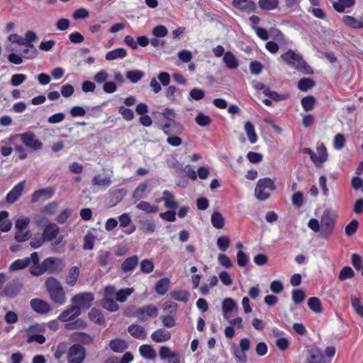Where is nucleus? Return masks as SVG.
I'll use <instances>...</instances> for the list:
<instances>
[{"label":"nucleus","mask_w":363,"mask_h":363,"mask_svg":"<svg viewBox=\"0 0 363 363\" xmlns=\"http://www.w3.org/2000/svg\"><path fill=\"white\" fill-rule=\"evenodd\" d=\"M164 117L162 130L166 135H178L183 131V126L175 121L176 113L172 108H166L161 113Z\"/></svg>","instance_id":"1"},{"label":"nucleus","mask_w":363,"mask_h":363,"mask_svg":"<svg viewBox=\"0 0 363 363\" xmlns=\"http://www.w3.org/2000/svg\"><path fill=\"white\" fill-rule=\"evenodd\" d=\"M50 299L59 306L66 302V295L61 283L55 277H48L45 282Z\"/></svg>","instance_id":"2"},{"label":"nucleus","mask_w":363,"mask_h":363,"mask_svg":"<svg viewBox=\"0 0 363 363\" xmlns=\"http://www.w3.org/2000/svg\"><path fill=\"white\" fill-rule=\"evenodd\" d=\"M274 182L269 178L259 179L255 189V196L259 201H264L270 196V192L275 189Z\"/></svg>","instance_id":"3"},{"label":"nucleus","mask_w":363,"mask_h":363,"mask_svg":"<svg viewBox=\"0 0 363 363\" xmlns=\"http://www.w3.org/2000/svg\"><path fill=\"white\" fill-rule=\"evenodd\" d=\"M281 58L289 65L296 68L297 70L304 72L306 71L307 64L303 60L300 54L293 50H288L281 55Z\"/></svg>","instance_id":"4"},{"label":"nucleus","mask_w":363,"mask_h":363,"mask_svg":"<svg viewBox=\"0 0 363 363\" xmlns=\"http://www.w3.org/2000/svg\"><path fill=\"white\" fill-rule=\"evenodd\" d=\"M45 330V327L43 324H35L30 326L26 330V342L31 343L36 342L38 344L45 342V337L42 335Z\"/></svg>","instance_id":"5"},{"label":"nucleus","mask_w":363,"mask_h":363,"mask_svg":"<svg viewBox=\"0 0 363 363\" xmlns=\"http://www.w3.org/2000/svg\"><path fill=\"white\" fill-rule=\"evenodd\" d=\"M85 357V349L79 344L72 345L67 353L68 363H83Z\"/></svg>","instance_id":"6"},{"label":"nucleus","mask_w":363,"mask_h":363,"mask_svg":"<svg viewBox=\"0 0 363 363\" xmlns=\"http://www.w3.org/2000/svg\"><path fill=\"white\" fill-rule=\"evenodd\" d=\"M94 298L91 293L82 292L76 294L72 298V303L81 311L82 308H88L91 306Z\"/></svg>","instance_id":"7"},{"label":"nucleus","mask_w":363,"mask_h":363,"mask_svg":"<svg viewBox=\"0 0 363 363\" xmlns=\"http://www.w3.org/2000/svg\"><path fill=\"white\" fill-rule=\"evenodd\" d=\"M157 315L158 309L152 304L140 307L134 312V316L140 321H145L148 318L157 317Z\"/></svg>","instance_id":"8"},{"label":"nucleus","mask_w":363,"mask_h":363,"mask_svg":"<svg viewBox=\"0 0 363 363\" xmlns=\"http://www.w3.org/2000/svg\"><path fill=\"white\" fill-rule=\"evenodd\" d=\"M45 270L52 274H59L65 267L66 264L62 259L57 257H48L43 262Z\"/></svg>","instance_id":"9"},{"label":"nucleus","mask_w":363,"mask_h":363,"mask_svg":"<svg viewBox=\"0 0 363 363\" xmlns=\"http://www.w3.org/2000/svg\"><path fill=\"white\" fill-rule=\"evenodd\" d=\"M22 143L28 148L33 150H39L43 147V143L36 138L35 134L31 132H27L18 135Z\"/></svg>","instance_id":"10"},{"label":"nucleus","mask_w":363,"mask_h":363,"mask_svg":"<svg viewBox=\"0 0 363 363\" xmlns=\"http://www.w3.org/2000/svg\"><path fill=\"white\" fill-rule=\"evenodd\" d=\"M335 225L334 213L330 210H325L320 218V225L323 232L330 233Z\"/></svg>","instance_id":"11"},{"label":"nucleus","mask_w":363,"mask_h":363,"mask_svg":"<svg viewBox=\"0 0 363 363\" xmlns=\"http://www.w3.org/2000/svg\"><path fill=\"white\" fill-rule=\"evenodd\" d=\"M22 288V283L18 279H13L4 287L2 294L12 298L16 297Z\"/></svg>","instance_id":"12"},{"label":"nucleus","mask_w":363,"mask_h":363,"mask_svg":"<svg viewBox=\"0 0 363 363\" xmlns=\"http://www.w3.org/2000/svg\"><path fill=\"white\" fill-rule=\"evenodd\" d=\"M150 191L151 188L150 182L148 181H145L138 185L133 192L132 197L136 201H140L146 198Z\"/></svg>","instance_id":"13"},{"label":"nucleus","mask_w":363,"mask_h":363,"mask_svg":"<svg viewBox=\"0 0 363 363\" xmlns=\"http://www.w3.org/2000/svg\"><path fill=\"white\" fill-rule=\"evenodd\" d=\"M25 183V181L20 182L12 188L6 196L7 203H13L20 198L23 191Z\"/></svg>","instance_id":"14"},{"label":"nucleus","mask_w":363,"mask_h":363,"mask_svg":"<svg viewBox=\"0 0 363 363\" xmlns=\"http://www.w3.org/2000/svg\"><path fill=\"white\" fill-rule=\"evenodd\" d=\"M80 314L81 311L79 308L73 305L67 307L64 311H62L57 318L62 322H67L74 320Z\"/></svg>","instance_id":"15"},{"label":"nucleus","mask_w":363,"mask_h":363,"mask_svg":"<svg viewBox=\"0 0 363 363\" xmlns=\"http://www.w3.org/2000/svg\"><path fill=\"white\" fill-rule=\"evenodd\" d=\"M32 309L38 313L46 314L50 311L49 303L40 298H33L30 301Z\"/></svg>","instance_id":"16"},{"label":"nucleus","mask_w":363,"mask_h":363,"mask_svg":"<svg viewBox=\"0 0 363 363\" xmlns=\"http://www.w3.org/2000/svg\"><path fill=\"white\" fill-rule=\"evenodd\" d=\"M307 351L308 356L305 363H321V360H323V354L321 350L317 347H310Z\"/></svg>","instance_id":"17"},{"label":"nucleus","mask_w":363,"mask_h":363,"mask_svg":"<svg viewBox=\"0 0 363 363\" xmlns=\"http://www.w3.org/2000/svg\"><path fill=\"white\" fill-rule=\"evenodd\" d=\"M166 98L173 104H179L182 99V93L174 86H169L165 89Z\"/></svg>","instance_id":"18"},{"label":"nucleus","mask_w":363,"mask_h":363,"mask_svg":"<svg viewBox=\"0 0 363 363\" xmlns=\"http://www.w3.org/2000/svg\"><path fill=\"white\" fill-rule=\"evenodd\" d=\"M128 331L131 336L136 339L144 340L147 337V332L145 328L138 324H132L129 325Z\"/></svg>","instance_id":"19"},{"label":"nucleus","mask_w":363,"mask_h":363,"mask_svg":"<svg viewBox=\"0 0 363 363\" xmlns=\"http://www.w3.org/2000/svg\"><path fill=\"white\" fill-rule=\"evenodd\" d=\"M162 199L164 206L167 208L175 209L179 206L174 194L168 190H164L162 192Z\"/></svg>","instance_id":"20"},{"label":"nucleus","mask_w":363,"mask_h":363,"mask_svg":"<svg viewBox=\"0 0 363 363\" xmlns=\"http://www.w3.org/2000/svg\"><path fill=\"white\" fill-rule=\"evenodd\" d=\"M58 233V226L55 223H50L45 226L42 236L45 241H50L56 238Z\"/></svg>","instance_id":"21"},{"label":"nucleus","mask_w":363,"mask_h":363,"mask_svg":"<svg viewBox=\"0 0 363 363\" xmlns=\"http://www.w3.org/2000/svg\"><path fill=\"white\" fill-rule=\"evenodd\" d=\"M151 338L157 343L164 342L170 340L171 333L163 328H160L151 334Z\"/></svg>","instance_id":"22"},{"label":"nucleus","mask_w":363,"mask_h":363,"mask_svg":"<svg viewBox=\"0 0 363 363\" xmlns=\"http://www.w3.org/2000/svg\"><path fill=\"white\" fill-rule=\"evenodd\" d=\"M128 55L127 50L125 48H119L108 52L106 54L105 59L108 61L123 59Z\"/></svg>","instance_id":"23"},{"label":"nucleus","mask_w":363,"mask_h":363,"mask_svg":"<svg viewBox=\"0 0 363 363\" xmlns=\"http://www.w3.org/2000/svg\"><path fill=\"white\" fill-rule=\"evenodd\" d=\"M9 216L8 211H0V230L3 233H7L11 229L12 223L9 220Z\"/></svg>","instance_id":"24"},{"label":"nucleus","mask_w":363,"mask_h":363,"mask_svg":"<svg viewBox=\"0 0 363 363\" xmlns=\"http://www.w3.org/2000/svg\"><path fill=\"white\" fill-rule=\"evenodd\" d=\"M140 354L145 359L153 360L156 358L157 354L152 346L143 345L139 347Z\"/></svg>","instance_id":"25"},{"label":"nucleus","mask_w":363,"mask_h":363,"mask_svg":"<svg viewBox=\"0 0 363 363\" xmlns=\"http://www.w3.org/2000/svg\"><path fill=\"white\" fill-rule=\"evenodd\" d=\"M138 264V257L136 255L128 257L121 264V269L123 272L133 271Z\"/></svg>","instance_id":"26"},{"label":"nucleus","mask_w":363,"mask_h":363,"mask_svg":"<svg viewBox=\"0 0 363 363\" xmlns=\"http://www.w3.org/2000/svg\"><path fill=\"white\" fill-rule=\"evenodd\" d=\"M79 267L74 266L72 267L68 272V274L65 279V282L70 286H74L79 278Z\"/></svg>","instance_id":"27"},{"label":"nucleus","mask_w":363,"mask_h":363,"mask_svg":"<svg viewBox=\"0 0 363 363\" xmlns=\"http://www.w3.org/2000/svg\"><path fill=\"white\" fill-rule=\"evenodd\" d=\"M70 337L74 342H80L84 345H89L93 340L89 334L82 332H74L71 334Z\"/></svg>","instance_id":"28"},{"label":"nucleus","mask_w":363,"mask_h":363,"mask_svg":"<svg viewBox=\"0 0 363 363\" xmlns=\"http://www.w3.org/2000/svg\"><path fill=\"white\" fill-rule=\"evenodd\" d=\"M237 309V305L234 300L231 298H226L222 302V312L224 318L228 320V313Z\"/></svg>","instance_id":"29"},{"label":"nucleus","mask_w":363,"mask_h":363,"mask_svg":"<svg viewBox=\"0 0 363 363\" xmlns=\"http://www.w3.org/2000/svg\"><path fill=\"white\" fill-rule=\"evenodd\" d=\"M135 208L138 210L142 211L146 213H156L159 211L157 206L152 205L150 203L145 201H140L136 206Z\"/></svg>","instance_id":"30"},{"label":"nucleus","mask_w":363,"mask_h":363,"mask_svg":"<svg viewBox=\"0 0 363 363\" xmlns=\"http://www.w3.org/2000/svg\"><path fill=\"white\" fill-rule=\"evenodd\" d=\"M109 346L111 350L115 352H123L128 348V345L125 340L117 338L111 340Z\"/></svg>","instance_id":"31"},{"label":"nucleus","mask_w":363,"mask_h":363,"mask_svg":"<svg viewBox=\"0 0 363 363\" xmlns=\"http://www.w3.org/2000/svg\"><path fill=\"white\" fill-rule=\"evenodd\" d=\"M223 62L226 65L227 67L230 69H236L238 65V60L236 57L231 52H226L223 56Z\"/></svg>","instance_id":"32"},{"label":"nucleus","mask_w":363,"mask_h":363,"mask_svg":"<svg viewBox=\"0 0 363 363\" xmlns=\"http://www.w3.org/2000/svg\"><path fill=\"white\" fill-rule=\"evenodd\" d=\"M170 281L168 278L160 279L155 284V291L160 295L165 294L169 288Z\"/></svg>","instance_id":"33"},{"label":"nucleus","mask_w":363,"mask_h":363,"mask_svg":"<svg viewBox=\"0 0 363 363\" xmlns=\"http://www.w3.org/2000/svg\"><path fill=\"white\" fill-rule=\"evenodd\" d=\"M244 129L249 141L252 144L255 143L257 140V135L255 133L254 125L251 122L247 121L245 123Z\"/></svg>","instance_id":"34"},{"label":"nucleus","mask_w":363,"mask_h":363,"mask_svg":"<svg viewBox=\"0 0 363 363\" xmlns=\"http://www.w3.org/2000/svg\"><path fill=\"white\" fill-rule=\"evenodd\" d=\"M355 3V0H337L334 1L333 6L339 13L345 11V9L352 7Z\"/></svg>","instance_id":"35"},{"label":"nucleus","mask_w":363,"mask_h":363,"mask_svg":"<svg viewBox=\"0 0 363 363\" xmlns=\"http://www.w3.org/2000/svg\"><path fill=\"white\" fill-rule=\"evenodd\" d=\"M171 297L178 301L186 303L189 301V294L184 290H173L170 292Z\"/></svg>","instance_id":"36"},{"label":"nucleus","mask_w":363,"mask_h":363,"mask_svg":"<svg viewBox=\"0 0 363 363\" xmlns=\"http://www.w3.org/2000/svg\"><path fill=\"white\" fill-rule=\"evenodd\" d=\"M233 5L243 11L252 9L255 7V3L249 0H233Z\"/></svg>","instance_id":"37"},{"label":"nucleus","mask_w":363,"mask_h":363,"mask_svg":"<svg viewBox=\"0 0 363 363\" xmlns=\"http://www.w3.org/2000/svg\"><path fill=\"white\" fill-rule=\"evenodd\" d=\"M145 76V74L143 71L135 69L127 72L126 77L132 82L137 83L140 80H141Z\"/></svg>","instance_id":"38"},{"label":"nucleus","mask_w":363,"mask_h":363,"mask_svg":"<svg viewBox=\"0 0 363 363\" xmlns=\"http://www.w3.org/2000/svg\"><path fill=\"white\" fill-rule=\"evenodd\" d=\"M211 221L213 226L217 229H221L224 226V218L220 213L214 212L211 215Z\"/></svg>","instance_id":"39"},{"label":"nucleus","mask_w":363,"mask_h":363,"mask_svg":"<svg viewBox=\"0 0 363 363\" xmlns=\"http://www.w3.org/2000/svg\"><path fill=\"white\" fill-rule=\"evenodd\" d=\"M111 183V179L108 177H102L98 175L94 177L93 184L96 186L106 189L110 186Z\"/></svg>","instance_id":"40"},{"label":"nucleus","mask_w":363,"mask_h":363,"mask_svg":"<svg viewBox=\"0 0 363 363\" xmlns=\"http://www.w3.org/2000/svg\"><path fill=\"white\" fill-rule=\"evenodd\" d=\"M232 353L233 356L236 358L237 362L239 363H246L247 358L246 353L240 350V348H238L235 345L232 347Z\"/></svg>","instance_id":"41"},{"label":"nucleus","mask_w":363,"mask_h":363,"mask_svg":"<svg viewBox=\"0 0 363 363\" xmlns=\"http://www.w3.org/2000/svg\"><path fill=\"white\" fill-rule=\"evenodd\" d=\"M30 264V258L17 259L10 265V269L12 271L22 269Z\"/></svg>","instance_id":"42"},{"label":"nucleus","mask_w":363,"mask_h":363,"mask_svg":"<svg viewBox=\"0 0 363 363\" xmlns=\"http://www.w3.org/2000/svg\"><path fill=\"white\" fill-rule=\"evenodd\" d=\"M89 318L91 320L98 324H101L104 322V315L100 311L96 308H92L89 311Z\"/></svg>","instance_id":"43"},{"label":"nucleus","mask_w":363,"mask_h":363,"mask_svg":"<svg viewBox=\"0 0 363 363\" xmlns=\"http://www.w3.org/2000/svg\"><path fill=\"white\" fill-rule=\"evenodd\" d=\"M278 0H259V6L264 10H273L278 6Z\"/></svg>","instance_id":"44"},{"label":"nucleus","mask_w":363,"mask_h":363,"mask_svg":"<svg viewBox=\"0 0 363 363\" xmlns=\"http://www.w3.org/2000/svg\"><path fill=\"white\" fill-rule=\"evenodd\" d=\"M154 268L153 262L148 259H143L140 263V269L143 273L150 274L153 272Z\"/></svg>","instance_id":"45"},{"label":"nucleus","mask_w":363,"mask_h":363,"mask_svg":"<svg viewBox=\"0 0 363 363\" xmlns=\"http://www.w3.org/2000/svg\"><path fill=\"white\" fill-rule=\"evenodd\" d=\"M354 272L350 267H344L340 272L338 279L340 281H345L354 277Z\"/></svg>","instance_id":"46"},{"label":"nucleus","mask_w":363,"mask_h":363,"mask_svg":"<svg viewBox=\"0 0 363 363\" xmlns=\"http://www.w3.org/2000/svg\"><path fill=\"white\" fill-rule=\"evenodd\" d=\"M351 304L354 311L362 318H363V305L360 299L354 296H351Z\"/></svg>","instance_id":"47"},{"label":"nucleus","mask_w":363,"mask_h":363,"mask_svg":"<svg viewBox=\"0 0 363 363\" xmlns=\"http://www.w3.org/2000/svg\"><path fill=\"white\" fill-rule=\"evenodd\" d=\"M133 292V288L121 289L116 294V298L119 302H125L127 297L129 296Z\"/></svg>","instance_id":"48"},{"label":"nucleus","mask_w":363,"mask_h":363,"mask_svg":"<svg viewBox=\"0 0 363 363\" xmlns=\"http://www.w3.org/2000/svg\"><path fill=\"white\" fill-rule=\"evenodd\" d=\"M314 85L315 83L313 80L309 78L301 79L298 82V89L303 91H306L307 90L311 89Z\"/></svg>","instance_id":"49"},{"label":"nucleus","mask_w":363,"mask_h":363,"mask_svg":"<svg viewBox=\"0 0 363 363\" xmlns=\"http://www.w3.org/2000/svg\"><path fill=\"white\" fill-rule=\"evenodd\" d=\"M342 21L347 26L354 29H360L359 20L351 16H344Z\"/></svg>","instance_id":"50"},{"label":"nucleus","mask_w":363,"mask_h":363,"mask_svg":"<svg viewBox=\"0 0 363 363\" xmlns=\"http://www.w3.org/2000/svg\"><path fill=\"white\" fill-rule=\"evenodd\" d=\"M30 220L24 216H20L15 222V228L17 230H24L28 226Z\"/></svg>","instance_id":"51"},{"label":"nucleus","mask_w":363,"mask_h":363,"mask_svg":"<svg viewBox=\"0 0 363 363\" xmlns=\"http://www.w3.org/2000/svg\"><path fill=\"white\" fill-rule=\"evenodd\" d=\"M309 308L315 313H320L322 311L320 301L316 297L310 298L308 301Z\"/></svg>","instance_id":"52"},{"label":"nucleus","mask_w":363,"mask_h":363,"mask_svg":"<svg viewBox=\"0 0 363 363\" xmlns=\"http://www.w3.org/2000/svg\"><path fill=\"white\" fill-rule=\"evenodd\" d=\"M24 48L22 50L23 57L26 59H34L38 55V50L34 46L24 45Z\"/></svg>","instance_id":"53"},{"label":"nucleus","mask_w":363,"mask_h":363,"mask_svg":"<svg viewBox=\"0 0 363 363\" xmlns=\"http://www.w3.org/2000/svg\"><path fill=\"white\" fill-rule=\"evenodd\" d=\"M102 306L105 309L111 312H115L119 308V306L114 301V298L103 299Z\"/></svg>","instance_id":"54"},{"label":"nucleus","mask_w":363,"mask_h":363,"mask_svg":"<svg viewBox=\"0 0 363 363\" xmlns=\"http://www.w3.org/2000/svg\"><path fill=\"white\" fill-rule=\"evenodd\" d=\"M315 99L312 96L304 97L301 99V105L306 111H311L313 108Z\"/></svg>","instance_id":"55"},{"label":"nucleus","mask_w":363,"mask_h":363,"mask_svg":"<svg viewBox=\"0 0 363 363\" xmlns=\"http://www.w3.org/2000/svg\"><path fill=\"white\" fill-rule=\"evenodd\" d=\"M142 230L145 233H152L155 231L156 226L154 221L151 220H141Z\"/></svg>","instance_id":"56"},{"label":"nucleus","mask_w":363,"mask_h":363,"mask_svg":"<svg viewBox=\"0 0 363 363\" xmlns=\"http://www.w3.org/2000/svg\"><path fill=\"white\" fill-rule=\"evenodd\" d=\"M152 35L156 38H164L168 33V29L162 25L155 26L152 30Z\"/></svg>","instance_id":"57"},{"label":"nucleus","mask_w":363,"mask_h":363,"mask_svg":"<svg viewBox=\"0 0 363 363\" xmlns=\"http://www.w3.org/2000/svg\"><path fill=\"white\" fill-rule=\"evenodd\" d=\"M195 121L199 125L203 127L208 126L211 122L210 117L203 113H199L196 117Z\"/></svg>","instance_id":"58"},{"label":"nucleus","mask_w":363,"mask_h":363,"mask_svg":"<svg viewBox=\"0 0 363 363\" xmlns=\"http://www.w3.org/2000/svg\"><path fill=\"white\" fill-rule=\"evenodd\" d=\"M95 240L96 238L92 233H87L84 238V249L88 250H92Z\"/></svg>","instance_id":"59"},{"label":"nucleus","mask_w":363,"mask_h":363,"mask_svg":"<svg viewBox=\"0 0 363 363\" xmlns=\"http://www.w3.org/2000/svg\"><path fill=\"white\" fill-rule=\"evenodd\" d=\"M345 145V138L343 134L338 133L335 136L333 146L336 150H342Z\"/></svg>","instance_id":"60"},{"label":"nucleus","mask_w":363,"mask_h":363,"mask_svg":"<svg viewBox=\"0 0 363 363\" xmlns=\"http://www.w3.org/2000/svg\"><path fill=\"white\" fill-rule=\"evenodd\" d=\"M26 79V75L23 74H15L11 78V84L13 86H18Z\"/></svg>","instance_id":"61"},{"label":"nucleus","mask_w":363,"mask_h":363,"mask_svg":"<svg viewBox=\"0 0 363 363\" xmlns=\"http://www.w3.org/2000/svg\"><path fill=\"white\" fill-rule=\"evenodd\" d=\"M119 113L126 121H131L134 118V112L132 109L121 106L118 109Z\"/></svg>","instance_id":"62"},{"label":"nucleus","mask_w":363,"mask_h":363,"mask_svg":"<svg viewBox=\"0 0 363 363\" xmlns=\"http://www.w3.org/2000/svg\"><path fill=\"white\" fill-rule=\"evenodd\" d=\"M217 245L221 251H225L230 246V240L226 236L219 237L217 240Z\"/></svg>","instance_id":"63"},{"label":"nucleus","mask_w":363,"mask_h":363,"mask_svg":"<svg viewBox=\"0 0 363 363\" xmlns=\"http://www.w3.org/2000/svg\"><path fill=\"white\" fill-rule=\"evenodd\" d=\"M306 298L305 293L301 289L294 290L292 292V299L296 303H300L304 301Z\"/></svg>","instance_id":"64"}]
</instances>
